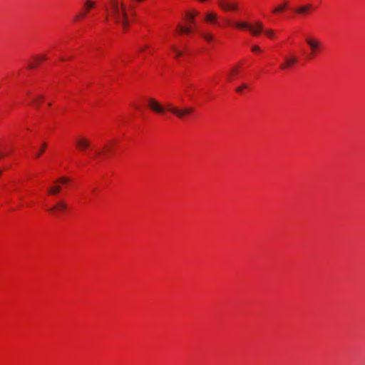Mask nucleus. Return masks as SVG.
<instances>
[{"label": "nucleus", "instance_id": "obj_9", "mask_svg": "<svg viewBox=\"0 0 365 365\" xmlns=\"http://www.w3.org/2000/svg\"><path fill=\"white\" fill-rule=\"evenodd\" d=\"M297 58L294 55L287 56L284 58V62L281 64L280 68L282 69H287L292 66L293 65H294L297 62Z\"/></svg>", "mask_w": 365, "mask_h": 365}, {"label": "nucleus", "instance_id": "obj_2", "mask_svg": "<svg viewBox=\"0 0 365 365\" xmlns=\"http://www.w3.org/2000/svg\"><path fill=\"white\" fill-rule=\"evenodd\" d=\"M106 10L115 24L120 25L123 29L129 27L126 8L123 2L110 0L109 6H106Z\"/></svg>", "mask_w": 365, "mask_h": 365}, {"label": "nucleus", "instance_id": "obj_12", "mask_svg": "<svg viewBox=\"0 0 365 365\" xmlns=\"http://www.w3.org/2000/svg\"><path fill=\"white\" fill-rule=\"evenodd\" d=\"M205 21L208 22V23H211V24H218V22H217V16L214 12H207V13H206L205 15Z\"/></svg>", "mask_w": 365, "mask_h": 365}, {"label": "nucleus", "instance_id": "obj_21", "mask_svg": "<svg viewBox=\"0 0 365 365\" xmlns=\"http://www.w3.org/2000/svg\"><path fill=\"white\" fill-rule=\"evenodd\" d=\"M247 88V85L245 84V83H243L241 86L237 88L236 91L238 92V93H240V92H242V91L244 88Z\"/></svg>", "mask_w": 365, "mask_h": 365}, {"label": "nucleus", "instance_id": "obj_20", "mask_svg": "<svg viewBox=\"0 0 365 365\" xmlns=\"http://www.w3.org/2000/svg\"><path fill=\"white\" fill-rule=\"evenodd\" d=\"M197 12H195L194 14L189 12L187 14V16L189 18L191 23H194V19H195V15H197Z\"/></svg>", "mask_w": 365, "mask_h": 365}, {"label": "nucleus", "instance_id": "obj_5", "mask_svg": "<svg viewBox=\"0 0 365 365\" xmlns=\"http://www.w3.org/2000/svg\"><path fill=\"white\" fill-rule=\"evenodd\" d=\"M306 43L310 48V56L314 57L322 49V42L314 38H307Z\"/></svg>", "mask_w": 365, "mask_h": 365}, {"label": "nucleus", "instance_id": "obj_15", "mask_svg": "<svg viewBox=\"0 0 365 365\" xmlns=\"http://www.w3.org/2000/svg\"><path fill=\"white\" fill-rule=\"evenodd\" d=\"M178 28L179 29L180 31L183 34H190L191 32V29L190 27H185L182 25H178Z\"/></svg>", "mask_w": 365, "mask_h": 365}, {"label": "nucleus", "instance_id": "obj_29", "mask_svg": "<svg viewBox=\"0 0 365 365\" xmlns=\"http://www.w3.org/2000/svg\"><path fill=\"white\" fill-rule=\"evenodd\" d=\"M1 157H2V155H0V158H1Z\"/></svg>", "mask_w": 365, "mask_h": 365}, {"label": "nucleus", "instance_id": "obj_16", "mask_svg": "<svg viewBox=\"0 0 365 365\" xmlns=\"http://www.w3.org/2000/svg\"><path fill=\"white\" fill-rule=\"evenodd\" d=\"M46 148V144L45 143H43L42 145H41V148H40V150L36 153V158H39L40 155L43 153V151L45 150Z\"/></svg>", "mask_w": 365, "mask_h": 365}, {"label": "nucleus", "instance_id": "obj_18", "mask_svg": "<svg viewBox=\"0 0 365 365\" xmlns=\"http://www.w3.org/2000/svg\"><path fill=\"white\" fill-rule=\"evenodd\" d=\"M172 49L174 51V53H175L176 57H179L182 55V52L181 51L178 50L175 46H173Z\"/></svg>", "mask_w": 365, "mask_h": 365}, {"label": "nucleus", "instance_id": "obj_13", "mask_svg": "<svg viewBox=\"0 0 365 365\" xmlns=\"http://www.w3.org/2000/svg\"><path fill=\"white\" fill-rule=\"evenodd\" d=\"M200 35L207 42H211L214 38L213 35L210 32H201Z\"/></svg>", "mask_w": 365, "mask_h": 365}, {"label": "nucleus", "instance_id": "obj_10", "mask_svg": "<svg viewBox=\"0 0 365 365\" xmlns=\"http://www.w3.org/2000/svg\"><path fill=\"white\" fill-rule=\"evenodd\" d=\"M96 5V3L92 0H86L84 4V11L81 14H77L75 20L79 18H83L86 14L90 11L91 9L93 8Z\"/></svg>", "mask_w": 365, "mask_h": 365}, {"label": "nucleus", "instance_id": "obj_28", "mask_svg": "<svg viewBox=\"0 0 365 365\" xmlns=\"http://www.w3.org/2000/svg\"><path fill=\"white\" fill-rule=\"evenodd\" d=\"M1 173H2V170L0 169V175L1 174Z\"/></svg>", "mask_w": 365, "mask_h": 365}, {"label": "nucleus", "instance_id": "obj_11", "mask_svg": "<svg viewBox=\"0 0 365 365\" xmlns=\"http://www.w3.org/2000/svg\"><path fill=\"white\" fill-rule=\"evenodd\" d=\"M312 9V4H304L302 6H299L295 9V12L298 14L301 15H307L309 13L311 9Z\"/></svg>", "mask_w": 365, "mask_h": 365}, {"label": "nucleus", "instance_id": "obj_23", "mask_svg": "<svg viewBox=\"0 0 365 365\" xmlns=\"http://www.w3.org/2000/svg\"><path fill=\"white\" fill-rule=\"evenodd\" d=\"M252 51L255 52V51H260L261 49L258 46H254L252 47Z\"/></svg>", "mask_w": 365, "mask_h": 365}, {"label": "nucleus", "instance_id": "obj_17", "mask_svg": "<svg viewBox=\"0 0 365 365\" xmlns=\"http://www.w3.org/2000/svg\"><path fill=\"white\" fill-rule=\"evenodd\" d=\"M43 96L39 95L36 98H34L33 100V101H34V103H36V106L38 107V106L40 105V103H41V101L43 100Z\"/></svg>", "mask_w": 365, "mask_h": 365}, {"label": "nucleus", "instance_id": "obj_14", "mask_svg": "<svg viewBox=\"0 0 365 365\" xmlns=\"http://www.w3.org/2000/svg\"><path fill=\"white\" fill-rule=\"evenodd\" d=\"M288 6V4L287 2H284L283 4H282L280 6H279L278 7L275 8L274 10H273V12L274 14H278L279 12H282L283 11L284 9H286Z\"/></svg>", "mask_w": 365, "mask_h": 365}, {"label": "nucleus", "instance_id": "obj_19", "mask_svg": "<svg viewBox=\"0 0 365 365\" xmlns=\"http://www.w3.org/2000/svg\"><path fill=\"white\" fill-rule=\"evenodd\" d=\"M262 31H264V34H265L267 36H269V37H270V38H272V37H274V31H273L272 30H271V29H267V30H264V31L263 30Z\"/></svg>", "mask_w": 365, "mask_h": 365}, {"label": "nucleus", "instance_id": "obj_1", "mask_svg": "<svg viewBox=\"0 0 365 365\" xmlns=\"http://www.w3.org/2000/svg\"><path fill=\"white\" fill-rule=\"evenodd\" d=\"M148 106L151 110L159 114H163L167 110L181 120L190 115L195 110L192 107L179 108L173 106V103H168L166 107H164L153 98L148 99Z\"/></svg>", "mask_w": 365, "mask_h": 365}, {"label": "nucleus", "instance_id": "obj_25", "mask_svg": "<svg viewBox=\"0 0 365 365\" xmlns=\"http://www.w3.org/2000/svg\"><path fill=\"white\" fill-rule=\"evenodd\" d=\"M232 73L233 74H236V73H237V70H236V69H232Z\"/></svg>", "mask_w": 365, "mask_h": 365}, {"label": "nucleus", "instance_id": "obj_7", "mask_svg": "<svg viewBox=\"0 0 365 365\" xmlns=\"http://www.w3.org/2000/svg\"><path fill=\"white\" fill-rule=\"evenodd\" d=\"M68 209L67 203L63 200L58 201L53 207L48 209V211L57 215L63 212Z\"/></svg>", "mask_w": 365, "mask_h": 365}, {"label": "nucleus", "instance_id": "obj_6", "mask_svg": "<svg viewBox=\"0 0 365 365\" xmlns=\"http://www.w3.org/2000/svg\"><path fill=\"white\" fill-rule=\"evenodd\" d=\"M217 4L224 11H237L239 9L238 3L234 1L217 0Z\"/></svg>", "mask_w": 365, "mask_h": 365}, {"label": "nucleus", "instance_id": "obj_8", "mask_svg": "<svg viewBox=\"0 0 365 365\" xmlns=\"http://www.w3.org/2000/svg\"><path fill=\"white\" fill-rule=\"evenodd\" d=\"M76 145L80 151H85L90 147L91 143L86 138L81 137L76 140Z\"/></svg>", "mask_w": 365, "mask_h": 365}, {"label": "nucleus", "instance_id": "obj_27", "mask_svg": "<svg viewBox=\"0 0 365 365\" xmlns=\"http://www.w3.org/2000/svg\"><path fill=\"white\" fill-rule=\"evenodd\" d=\"M111 150V148H108V151H110Z\"/></svg>", "mask_w": 365, "mask_h": 365}, {"label": "nucleus", "instance_id": "obj_3", "mask_svg": "<svg viewBox=\"0 0 365 365\" xmlns=\"http://www.w3.org/2000/svg\"><path fill=\"white\" fill-rule=\"evenodd\" d=\"M235 26L239 29H249L254 36H257L263 31V24L260 21L256 22L255 25H250L246 22H237Z\"/></svg>", "mask_w": 365, "mask_h": 365}, {"label": "nucleus", "instance_id": "obj_26", "mask_svg": "<svg viewBox=\"0 0 365 365\" xmlns=\"http://www.w3.org/2000/svg\"><path fill=\"white\" fill-rule=\"evenodd\" d=\"M29 68H34V65L31 64V65H29Z\"/></svg>", "mask_w": 365, "mask_h": 365}, {"label": "nucleus", "instance_id": "obj_22", "mask_svg": "<svg viewBox=\"0 0 365 365\" xmlns=\"http://www.w3.org/2000/svg\"><path fill=\"white\" fill-rule=\"evenodd\" d=\"M36 61L37 62H39L41 61H44L46 59V56H36Z\"/></svg>", "mask_w": 365, "mask_h": 365}, {"label": "nucleus", "instance_id": "obj_4", "mask_svg": "<svg viewBox=\"0 0 365 365\" xmlns=\"http://www.w3.org/2000/svg\"><path fill=\"white\" fill-rule=\"evenodd\" d=\"M70 181L67 177H61L54 181V184L48 188V194L49 195L56 196L62 190L61 185H66Z\"/></svg>", "mask_w": 365, "mask_h": 365}, {"label": "nucleus", "instance_id": "obj_24", "mask_svg": "<svg viewBox=\"0 0 365 365\" xmlns=\"http://www.w3.org/2000/svg\"><path fill=\"white\" fill-rule=\"evenodd\" d=\"M149 48V46L148 45H144L141 48H140V51H143L144 49H146V48Z\"/></svg>", "mask_w": 365, "mask_h": 365}]
</instances>
